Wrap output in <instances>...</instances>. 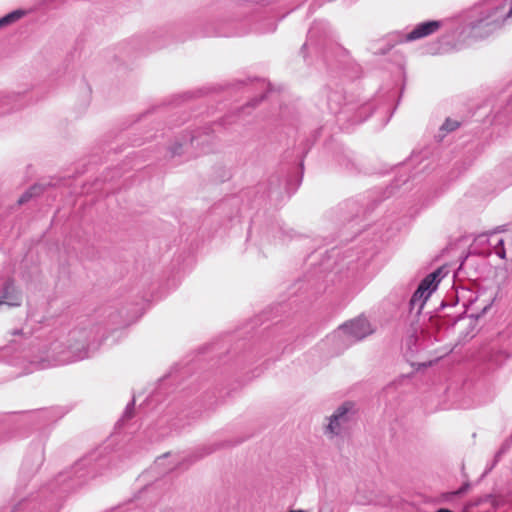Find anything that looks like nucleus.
<instances>
[{"instance_id":"nucleus-1","label":"nucleus","mask_w":512,"mask_h":512,"mask_svg":"<svg viewBox=\"0 0 512 512\" xmlns=\"http://www.w3.org/2000/svg\"><path fill=\"white\" fill-rule=\"evenodd\" d=\"M105 330L102 325L92 323L74 328L67 335L56 330L46 339L32 342L9 362L27 374L83 360L98 348L105 337Z\"/></svg>"},{"instance_id":"nucleus-2","label":"nucleus","mask_w":512,"mask_h":512,"mask_svg":"<svg viewBox=\"0 0 512 512\" xmlns=\"http://www.w3.org/2000/svg\"><path fill=\"white\" fill-rule=\"evenodd\" d=\"M506 2L489 0L476 7L463 29L467 37L482 39L498 30L503 23L512 17V5L506 10Z\"/></svg>"},{"instance_id":"nucleus-3","label":"nucleus","mask_w":512,"mask_h":512,"mask_svg":"<svg viewBox=\"0 0 512 512\" xmlns=\"http://www.w3.org/2000/svg\"><path fill=\"white\" fill-rule=\"evenodd\" d=\"M447 274L444 267L437 268L432 273L428 274L419 284L417 290L412 295L409 305L410 310L420 314L426 300L430 297L432 292L436 290L438 284Z\"/></svg>"},{"instance_id":"nucleus-4","label":"nucleus","mask_w":512,"mask_h":512,"mask_svg":"<svg viewBox=\"0 0 512 512\" xmlns=\"http://www.w3.org/2000/svg\"><path fill=\"white\" fill-rule=\"evenodd\" d=\"M375 332V327L363 315L342 324L335 335L343 338L347 344L359 342Z\"/></svg>"},{"instance_id":"nucleus-5","label":"nucleus","mask_w":512,"mask_h":512,"mask_svg":"<svg viewBox=\"0 0 512 512\" xmlns=\"http://www.w3.org/2000/svg\"><path fill=\"white\" fill-rule=\"evenodd\" d=\"M354 414V405L351 402L343 403L329 417V422L324 430L325 435L329 438L342 435L353 420Z\"/></svg>"},{"instance_id":"nucleus-6","label":"nucleus","mask_w":512,"mask_h":512,"mask_svg":"<svg viewBox=\"0 0 512 512\" xmlns=\"http://www.w3.org/2000/svg\"><path fill=\"white\" fill-rule=\"evenodd\" d=\"M94 459L95 458L92 456L81 459L72 467L69 473L59 475L58 481L64 482L70 478L75 485H78L81 484L87 476H95L105 460L101 459L99 463H93Z\"/></svg>"},{"instance_id":"nucleus-7","label":"nucleus","mask_w":512,"mask_h":512,"mask_svg":"<svg viewBox=\"0 0 512 512\" xmlns=\"http://www.w3.org/2000/svg\"><path fill=\"white\" fill-rule=\"evenodd\" d=\"M441 26L440 21H427L422 22L414 27L413 30H411L408 33H400L397 32L392 35L395 43H402V42H412L415 40L422 39L424 37H427L433 33H435Z\"/></svg>"},{"instance_id":"nucleus-8","label":"nucleus","mask_w":512,"mask_h":512,"mask_svg":"<svg viewBox=\"0 0 512 512\" xmlns=\"http://www.w3.org/2000/svg\"><path fill=\"white\" fill-rule=\"evenodd\" d=\"M22 301L21 290L15 285L14 280L7 279L0 290V306L19 307Z\"/></svg>"},{"instance_id":"nucleus-9","label":"nucleus","mask_w":512,"mask_h":512,"mask_svg":"<svg viewBox=\"0 0 512 512\" xmlns=\"http://www.w3.org/2000/svg\"><path fill=\"white\" fill-rule=\"evenodd\" d=\"M200 145L197 137L191 134H185L181 137L180 140H176L173 145L170 146L169 151L172 157L181 155L185 149L188 148L189 145Z\"/></svg>"},{"instance_id":"nucleus-10","label":"nucleus","mask_w":512,"mask_h":512,"mask_svg":"<svg viewBox=\"0 0 512 512\" xmlns=\"http://www.w3.org/2000/svg\"><path fill=\"white\" fill-rule=\"evenodd\" d=\"M344 96L339 91H330L327 94V107L330 112L338 113L341 109Z\"/></svg>"},{"instance_id":"nucleus-11","label":"nucleus","mask_w":512,"mask_h":512,"mask_svg":"<svg viewBox=\"0 0 512 512\" xmlns=\"http://www.w3.org/2000/svg\"><path fill=\"white\" fill-rule=\"evenodd\" d=\"M26 12L21 9L14 10L5 16L0 18V29L8 27L17 21H19L22 17H24Z\"/></svg>"},{"instance_id":"nucleus-12","label":"nucleus","mask_w":512,"mask_h":512,"mask_svg":"<svg viewBox=\"0 0 512 512\" xmlns=\"http://www.w3.org/2000/svg\"><path fill=\"white\" fill-rule=\"evenodd\" d=\"M43 188L40 185H34L30 187L18 200V204H24L28 202L32 197L38 196L42 193Z\"/></svg>"},{"instance_id":"nucleus-13","label":"nucleus","mask_w":512,"mask_h":512,"mask_svg":"<svg viewBox=\"0 0 512 512\" xmlns=\"http://www.w3.org/2000/svg\"><path fill=\"white\" fill-rule=\"evenodd\" d=\"M492 251L501 259L506 258V251L504 248V240L502 238H497L494 246L492 247Z\"/></svg>"},{"instance_id":"nucleus-14","label":"nucleus","mask_w":512,"mask_h":512,"mask_svg":"<svg viewBox=\"0 0 512 512\" xmlns=\"http://www.w3.org/2000/svg\"><path fill=\"white\" fill-rule=\"evenodd\" d=\"M499 232V230H493L491 232H488L486 234H483L481 236H479V239L485 237L486 238V242L488 243V245L492 248L494 246V243L496 241L497 238H499L497 236V233Z\"/></svg>"},{"instance_id":"nucleus-15","label":"nucleus","mask_w":512,"mask_h":512,"mask_svg":"<svg viewBox=\"0 0 512 512\" xmlns=\"http://www.w3.org/2000/svg\"><path fill=\"white\" fill-rule=\"evenodd\" d=\"M469 488V484H464L458 490L443 495V500H449L451 497L464 494Z\"/></svg>"},{"instance_id":"nucleus-16","label":"nucleus","mask_w":512,"mask_h":512,"mask_svg":"<svg viewBox=\"0 0 512 512\" xmlns=\"http://www.w3.org/2000/svg\"><path fill=\"white\" fill-rule=\"evenodd\" d=\"M459 126V123L455 120L447 119L445 123L441 126V130H445L447 132L454 131Z\"/></svg>"},{"instance_id":"nucleus-17","label":"nucleus","mask_w":512,"mask_h":512,"mask_svg":"<svg viewBox=\"0 0 512 512\" xmlns=\"http://www.w3.org/2000/svg\"><path fill=\"white\" fill-rule=\"evenodd\" d=\"M134 402H131L127 405L123 417L129 419L133 415Z\"/></svg>"},{"instance_id":"nucleus-18","label":"nucleus","mask_w":512,"mask_h":512,"mask_svg":"<svg viewBox=\"0 0 512 512\" xmlns=\"http://www.w3.org/2000/svg\"><path fill=\"white\" fill-rule=\"evenodd\" d=\"M376 503L379 504V505H383V506H387V505L392 504L390 498H387V499H384V500H379Z\"/></svg>"},{"instance_id":"nucleus-19","label":"nucleus","mask_w":512,"mask_h":512,"mask_svg":"<svg viewBox=\"0 0 512 512\" xmlns=\"http://www.w3.org/2000/svg\"><path fill=\"white\" fill-rule=\"evenodd\" d=\"M13 336H23L24 335V332L22 329H15L12 331L11 333Z\"/></svg>"},{"instance_id":"nucleus-20","label":"nucleus","mask_w":512,"mask_h":512,"mask_svg":"<svg viewBox=\"0 0 512 512\" xmlns=\"http://www.w3.org/2000/svg\"><path fill=\"white\" fill-rule=\"evenodd\" d=\"M0 106H1V109H2V112H3V113H6V112H8V111H9V109H8V108H4V107H3V101H0Z\"/></svg>"},{"instance_id":"nucleus-21","label":"nucleus","mask_w":512,"mask_h":512,"mask_svg":"<svg viewBox=\"0 0 512 512\" xmlns=\"http://www.w3.org/2000/svg\"><path fill=\"white\" fill-rule=\"evenodd\" d=\"M436 512H452L451 510L449 509H446V508H442V509H439L438 511Z\"/></svg>"},{"instance_id":"nucleus-22","label":"nucleus","mask_w":512,"mask_h":512,"mask_svg":"<svg viewBox=\"0 0 512 512\" xmlns=\"http://www.w3.org/2000/svg\"><path fill=\"white\" fill-rule=\"evenodd\" d=\"M211 452H212V450H211V449H209L205 454H209V453H211Z\"/></svg>"}]
</instances>
